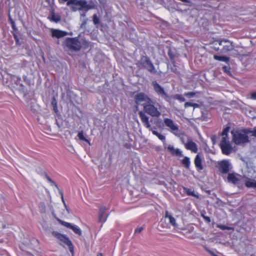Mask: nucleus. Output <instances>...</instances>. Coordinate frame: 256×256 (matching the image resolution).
<instances>
[{"label":"nucleus","instance_id":"obj_7","mask_svg":"<svg viewBox=\"0 0 256 256\" xmlns=\"http://www.w3.org/2000/svg\"><path fill=\"white\" fill-rule=\"evenodd\" d=\"M154 102L151 100V102L148 103L146 105L144 106V112H143L145 114V113H147L153 117H158L160 116L161 114L160 112L158 110V108L154 106Z\"/></svg>","mask_w":256,"mask_h":256},{"label":"nucleus","instance_id":"obj_60","mask_svg":"<svg viewBox=\"0 0 256 256\" xmlns=\"http://www.w3.org/2000/svg\"><path fill=\"white\" fill-rule=\"evenodd\" d=\"M218 256L216 255V256Z\"/></svg>","mask_w":256,"mask_h":256},{"label":"nucleus","instance_id":"obj_24","mask_svg":"<svg viewBox=\"0 0 256 256\" xmlns=\"http://www.w3.org/2000/svg\"><path fill=\"white\" fill-rule=\"evenodd\" d=\"M181 163L186 169L190 168V162L188 157L184 156V158L181 160Z\"/></svg>","mask_w":256,"mask_h":256},{"label":"nucleus","instance_id":"obj_6","mask_svg":"<svg viewBox=\"0 0 256 256\" xmlns=\"http://www.w3.org/2000/svg\"><path fill=\"white\" fill-rule=\"evenodd\" d=\"M140 64L142 67L146 69L150 73L156 74L157 72L153 64L148 56H142L140 60Z\"/></svg>","mask_w":256,"mask_h":256},{"label":"nucleus","instance_id":"obj_8","mask_svg":"<svg viewBox=\"0 0 256 256\" xmlns=\"http://www.w3.org/2000/svg\"><path fill=\"white\" fill-rule=\"evenodd\" d=\"M238 176H241L239 174L235 173L228 174V182L236 186L239 188H243L244 184L242 180L238 178Z\"/></svg>","mask_w":256,"mask_h":256},{"label":"nucleus","instance_id":"obj_35","mask_svg":"<svg viewBox=\"0 0 256 256\" xmlns=\"http://www.w3.org/2000/svg\"><path fill=\"white\" fill-rule=\"evenodd\" d=\"M40 210L42 213H45L46 208L44 202H40L39 204Z\"/></svg>","mask_w":256,"mask_h":256},{"label":"nucleus","instance_id":"obj_33","mask_svg":"<svg viewBox=\"0 0 256 256\" xmlns=\"http://www.w3.org/2000/svg\"><path fill=\"white\" fill-rule=\"evenodd\" d=\"M222 138L220 144H230L228 136H222Z\"/></svg>","mask_w":256,"mask_h":256},{"label":"nucleus","instance_id":"obj_34","mask_svg":"<svg viewBox=\"0 0 256 256\" xmlns=\"http://www.w3.org/2000/svg\"><path fill=\"white\" fill-rule=\"evenodd\" d=\"M174 98L177 99L179 100L181 102H184L186 100L184 98L182 95L176 94L173 96Z\"/></svg>","mask_w":256,"mask_h":256},{"label":"nucleus","instance_id":"obj_59","mask_svg":"<svg viewBox=\"0 0 256 256\" xmlns=\"http://www.w3.org/2000/svg\"><path fill=\"white\" fill-rule=\"evenodd\" d=\"M14 38H16V42H18V40L16 38V36H15V37H14Z\"/></svg>","mask_w":256,"mask_h":256},{"label":"nucleus","instance_id":"obj_46","mask_svg":"<svg viewBox=\"0 0 256 256\" xmlns=\"http://www.w3.org/2000/svg\"><path fill=\"white\" fill-rule=\"evenodd\" d=\"M51 104L52 106V107L54 106H57L56 100L54 97L52 99Z\"/></svg>","mask_w":256,"mask_h":256},{"label":"nucleus","instance_id":"obj_26","mask_svg":"<svg viewBox=\"0 0 256 256\" xmlns=\"http://www.w3.org/2000/svg\"><path fill=\"white\" fill-rule=\"evenodd\" d=\"M175 136L178 137L181 141V142L185 144L186 138H189L187 136L184 134L182 133H178V132H176L174 134Z\"/></svg>","mask_w":256,"mask_h":256},{"label":"nucleus","instance_id":"obj_53","mask_svg":"<svg viewBox=\"0 0 256 256\" xmlns=\"http://www.w3.org/2000/svg\"><path fill=\"white\" fill-rule=\"evenodd\" d=\"M53 110L56 113H58V110L57 106H54L53 107Z\"/></svg>","mask_w":256,"mask_h":256},{"label":"nucleus","instance_id":"obj_39","mask_svg":"<svg viewBox=\"0 0 256 256\" xmlns=\"http://www.w3.org/2000/svg\"><path fill=\"white\" fill-rule=\"evenodd\" d=\"M184 95L189 98H193L196 95V92H188L187 93H185Z\"/></svg>","mask_w":256,"mask_h":256},{"label":"nucleus","instance_id":"obj_1","mask_svg":"<svg viewBox=\"0 0 256 256\" xmlns=\"http://www.w3.org/2000/svg\"><path fill=\"white\" fill-rule=\"evenodd\" d=\"M47 234L51 233L52 235L59 240V244L62 246H67L68 247L69 250L72 254L74 255V245L70 240V238L66 235L62 234L58 232L52 230L51 228H44Z\"/></svg>","mask_w":256,"mask_h":256},{"label":"nucleus","instance_id":"obj_32","mask_svg":"<svg viewBox=\"0 0 256 256\" xmlns=\"http://www.w3.org/2000/svg\"><path fill=\"white\" fill-rule=\"evenodd\" d=\"M44 176L46 177V178L47 179V180L50 182L52 185H54L58 189V186L55 183V182L54 180H52L50 178V177L47 174H46L45 172H44Z\"/></svg>","mask_w":256,"mask_h":256},{"label":"nucleus","instance_id":"obj_41","mask_svg":"<svg viewBox=\"0 0 256 256\" xmlns=\"http://www.w3.org/2000/svg\"><path fill=\"white\" fill-rule=\"evenodd\" d=\"M230 128L228 126L224 128V130H223V131L222 133V136H228V133L230 130Z\"/></svg>","mask_w":256,"mask_h":256},{"label":"nucleus","instance_id":"obj_18","mask_svg":"<svg viewBox=\"0 0 256 256\" xmlns=\"http://www.w3.org/2000/svg\"><path fill=\"white\" fill-rule=\"evenodd\" d=\"M185 148L192 152H198V147L196 144L193 142L190 138H188V142L185 144Z\"/></svg>","mask_w":256,"mask_h":256},{"label":"nucleus","instance_id":"obj_51","mask_svg":"<svg viewBox=\"0 0 256 256\" xmlns=\"http://www.w3.org/2000/svg\"><path fill=\"white\" fill-rule=\"evenodd\" d=\"M251 98L253 100H256V92H254L252 94Z\"/></svg>","mask_w":256,"mask_h":256},{"label":"nucleus","instance_id":"obj_38","mask_svg":"<svg viewBox=\"0 0 256 256\" xmlns=\"http://www.w3.org/2000/svg\"><path fill=\"white\" fill-rule=\"evenodd\" d=\"M80 0H68L66 1V5L69 6L71 4L72 5H75Z\"/></svg>","mask_w":256,"mask_h":256},{"label":"nucleus","instance_id":"obj_21","mask_svg":"<svg viewBox=\"0 0 256 256\" xmlns=\"http://www.w3.org/2000/svg\"><path fill=\"white\" fill-rule=\"evenodd\" d=\"M194 162L196 167L198 171H200L204 169V167L202 164V159L200 154L196 156Z\"/></svg>","mask_w":256,"mask_h":256},{"label":"nucleus","instance_id":"obj_54","mask_svg":"<svg viewBox=\"0 0 256 256\" xmlns=\"http://www.w3.org/2000/svg\"><path fill=\"white\" fill-rule=\"evenodd\" d=\"M155 123L158 126V124L162 123V120L161 119H157L156 121L155 122Z\"/></svg>","mask_w":256,"mask_h":256},{"label":"nucleus","instance_id":"obj_30","mask_svg":"<svg viewBox=\"0 0 256 256\" xmlns=\"http://www.w3.org/2000/svg\"><path fill=\"white\" fill-rule=\"evenodd\" d=\"M81 44L84 49L88 48L90 46V42L85 38H82Z\"/></svg>","mask_w":256,"mask_h":256},{"label":"nucleus","instance_id":"obj_43","mask_svg":"<svg viewBox=\"0 0 256 256\" xmlns=\"http://www.w3.org/2000/svg\"><path fill=\"white\" fill-rule=\"evenodd\" d=\"M195 105L198 106V104H194V103H192V102H186L184 104V107L186 108H188V106H194Z\"/></svg>","mask_w":256,"mask_h":256},{"label":"nucleus","instance_id":"obj_55","mask_svg":"<svg viewBox=\"0 0 256 256\" xmlns=\"http://www.w3.org/2000/svg\"><path fill=\"white\" fill-rule=\"evenodd\" d=\"M209 252L212 256H216V254H214V252L211 250H208Z\"/></svg>","mask_w":256,"mask_h":256},{"label":"nucleus","instance_id":"obj_4","mask_svg":"<svg viewBox=\"0 0 256 256\" xmlns=\"http://www.w3.org/2000/svg\"><path fill=\"white\" fill-rule=\"evenodd\" d=\"M138 114H139V116L141 119V120H142V122L143 123V124H144V126L146 128H148L150 130L152 131V133L154 135L158 136V138L160 140L164 142V144H166L164 142L165 140H166L165 136L160 134L158 132L152 130V128L151 127V126L149 122V120H148L149 117L148 116H146V114H145L142 111L139 112Z\"/></svg>","mask_w":256,"mask_h":256},{"label":"nucleus","instance_id":"obj_42","mask_svg":"<svg viewBox=\"0 0 256 256\" xmlns=\"http://www.w3.org/2000/svg\"><path fill=\"white\" fill-rule=\"evenodd\" d=\"M248 129L250 132V134H252L251 136L256 137V127H254L252 130L250 128Z\"/></svg>","mask_w":256,"mask_h":256},{"label":"nucleus","instance_id":"obj_40","mask_svg":"<svg viewBox=\"0 0 256 256\" xmlns=\"http://www.w3.org/2000/svg\"><path fill=\"white\" fill-rule=\"evenodd\" d=\"M58 190H59V192H60V194L61 196V197H62V202H64V204L65 206V208H66V210L68 212V207H67V206L66 205V203H65V202H64V196H63V192H62L60 190L59 188L58 189Z\"/></svg>","mask_w":256,"mask_h":256},{"label":"nucleus","instance_id":"obj_36","mask_svg":"<svg viewBox=\"0 0 256 256\" xmlns=\"http://www.w3.org/2000/svg\"><path fill=\"white\" fill-rule=\"evenodd\" d=\"M93 22L95 25L99 24L100 20L96 14H94L92 16Z\"/></svg>","mask_w":256,"mask_h":256},{"label":"nucleus","instance_id":"obj_13","mask_svg":"<svg viewBox=\"0 0 256 256\" xmlns=\"http://www.w3.org/2000/svg\"><path fill=\"white\" fill-rule=\"evenodd\" d=\"M164 148H166L168 151L173 156H183L182 152L178 148H175L172 145L164 144Z\"/></svg>","mask_w":256,"mask_h":256},{"label":"nucleus","instance_id":"obj_31","mask_svg":"<svg viewBox=\"0 0 256 256\" xmlns=\"http://www.w3.org/2000/svg\"><path fill=\"white\" fill-rule=\"evenodd\" d=\"M222 71L228 76H231L232 75L230 72V68L229 66H224L222 67Z\"/></svg>","mask_w":256,"mask_h":256},{"label":"nucleus","instance_id":"obj_57","mask_svg":"<svg viewBox=\"0 0 256 256\" xmlns=\"http://www.w3.org/2000/svg\"><path fill=\"white\" fill-rule=\"evenodd\" d=\"M97 256H102V253H98Z\"/></svg>","mask_w":256,"mask_h":256},{"label":"nucleus","instance_id":"obj_52","mask_svg":"<svg viewBox=\"0 0 256 256\" xmlns=\"http://www.w3.org/2000/svg\"><path fill=\"white\" fill-rule=\"evenodd\" d=\"M24 80L28 84H30V80H28L27 77L26 76H24L23 77Z\"/></svg>","mask_w":256,"mask_h":256},{"label":"nucleus","instance_id":"obj_23","mask_svg":"<svg viewBox=\"0 0 256 256\" xmlns=\"http://www.w3.org/2000/svg\"><path fill=\"white\" fill-rule=\"evenodd\" d=\"M214 58L215 60L224 62L228 63L230 61V58L226 56H220L217 55H214Z\"/></svg>","mask_w":256,"mask_h":256},{"label":"nucleus","instance_id":"obj_10","mask_svg":"<svg viewBox=\"0 0 256 256\" xmlns=\"http://www.w3.org/2000/svg\"><path fill=\"white\" fill-rule=\"evenodd\" d=\"M154 91L156 94L164 98L166 100L168 101L170 98V96L165 92L164 88L161 86L156 81L152 82Z\"/></svg>","mask_w":256,"mask_h":256},{"label":"nucleus","instance_id":"obj_58","mask_svg":"<svg viewBox=\"0 0 256 256\" xmlns=\"http://www.w3.org/2000/svg\"><path fill=\"white\" fill-rule=\"evenodd\" d=\"M237 55H238V54H236V53H234V56H237Z\"/></svg>","mask_w":256,"mask_h":256},{"label":"nucleus","instance_id":"obj_50","mask_svg":"<svg viewBox=\"0 0 256 256\" xmlns=\"http://www.w3.org/2000/svg\"><path fill=\"white\" fill-rule=\"evenodd\" d=\"M143 229H144L143 227H140V228H138L136 229L134 232H135V234L140 233L143 230Z\"/></svg>","mask_w":256,"mask_h":256},{"label":"nucleus","instance_id":"obj_3","mask_svg":"<svg viewBox=\"0 0 256 256\" xmlns=\"http://www.w3.org/2000/svg\"><path fill=\"white\" fill-rule=\"evenodd\" d=\"M64 44L69 50L74 52L80 51L82 48L78 37L66 38Z\"/></svg>","mask_w":256,"mask_h":256},{"label":"nucleus","instance_id":"obj_20","mask_svg":"<svg viewBox=\"0 0 256 256\" xmlns=\"http://www.w3.org/2000/svg\"><path fill=\"white\" fill-rule=\"evenodd\" d=\"M68 34V32L57 29L52 30V37H56L58 38H62Z\"/></svg>","mask_w":256,"mask_h":256},{"label":"nucleus","instance_id":"obj_9","mask_svg":"<svg viewBox=\"0 0 256 256\" xmlns=\"http://www.w3.org/2000/svg\"><path fill=\"white\" fill-rule=\"evenodd\" d=\"M151 99L145 94L140 92L134 96V101L137 104L143 106L146 105L148 103L151 102Z\"/></svg>","mask_w":256,"mask_h":256},{"label":"nucleus","instance_id":"obj_47","mask_svg":"<svg viewBox=\"0 0 256 256\" xmlns=\"http://www.w3.org/2000/svg\"><path fill=\"white\" fill-rule=\"evenodd\" d=\"M216 139H217V137L216 136H212L211 137V140H212L213 144H216Z\"/></svg>","mask_w":256,"mask_h":256},{"label":"nucleus","instance_id":"obj_44","mask_svg":"<svg viewBox=\"0 0 256 256\" xmlns=\"http://www.w3.org/2000/svg\"><path fill=\"white\" fill-rule=\"evenodd\" d=\"M88 20V19H86V20H84L83 22H82V24L80 25V28H83V29H85L86 28Z\"/></svg>","mask_w":256,"mask_h":256},{"label":"nucleus","instance_id":"obj_15","mask_svg":"<svg viewBox=\"0 0 256 256\" xmlns=\"http://www.w3.org/2000/svg\"><path fill=\"white\" fill-rule=\"evenodd\" d=\"M219 170L222 174H226L230 171V164L227 160H222L219 162Z\"/></svg>","mask_w":256,"mask_h":256},{"label":"nucleus","instance_id":"obj_56","mask_svg":"<svg viewBox=\"0 0 256 256\" xmlns=\"http://www.w3.org/2000/svg\"><path fill=\"white\" fill-rule=\"evenodd\" d=\"M80 16H82V17H85V16H86V14H85V13H81V14H80Z\"/></svg>","mask_w":256,"mask_h":256},{"label":"nucleus","instance_id":"obj_37","mask_svg":"<svg viewBox=\"0 0 256 256\" xmlns=\"http://www.w3.org/2000/svg\"><path fill=\"white\" fill-rule=\"evenodd\" d=\"M218 227L222 230H231L233 229L231 227H229V226H226L225 225H222V224H219L218 226Z\"/></svg>","mask_w":256,"mask_h":256},{"label":"nucleus","instance_id":"obj_27","mask_svg":"<svg viewBox=\"0 0 256 256\" xmlns=\"http://www.w3.org/2000/svg\"><path fill=\"white\" fill-rule=\"evenodd\" d=\"M60 16L58 14H55L54 12H52L51 18V20L55 22H58L60 21Z\"/></svg>","mask_w":256,"mask_h":256},{"label":"nucleus","instance_id":"obj_14","mask_svg":"<svg viewBox=\"0 0 256 256\" xmlns=\"http://www.w3.org/2000/svg\"><path fill=\"white\" fill-rule=\"evenodd\" d=\"M164 123L165 125L169 128L171 132L174 134L176 132H178V126L175 124L172 120L168 118L164 119Z\"/></svg>","mask_w":256,"mask_h":256},{"label":"nucleus","instance_id":"obj_48","mask_svg":"<svg viewBox=\"0 0 256 256\" xmlns=\"http://www.w3.org/2000/svg\"><path fill=\"white\" fill-rule=\"evenodd\" d=\"M70 9L76 12L78 10V6L76 5H73L70 7Z\"/></svg>","mask_w":256,"mask_h":256},{"label":"nucleus","instance_id":"obj_49","mask_svg":"<svg viewBox=\"0 0 256 256\" xmlns=\"http://www.w3.org/2000/svg\"><path fill=\"white\" fill-rule=\"evenodd\" d=\"M8 20L10 21L11 24H12V26L13 28H14V20H12V18L10 14L8 16Z\"/></svg>","mask_w":256,"mask_h":256},{"label":"nucleus","instance_id":"obj_29","mask_svg":"<svg viewBox=\"0 0 256 256\" xmlns=\"http://www.w3.org/2000/svg\"><path fill=\"white\" fill-rule=\"evenodd\" d=\"M245 186L246 187H247L248 188H256V182H252V181L250 180H249L246 182Z\"/></svg>","mask_w":256,"mask_h":256},{"label":"nucleus","instance_id":"obj_25","mask_svg":"<svg viewBox=\"0 0 256 256\" xmlns=\"http://www.w3.org/2000/svg\"><path fill=\"white\" fill-rule=\"evenodd\" d=\"M184 192L188 195V196H194V197H196V198H198V194H196L194 190H192L190 188H184Z\"/></svg>","mask_w":256,"mask_h":256},{"label":"nucleus","instance_id":"obj_45","mask_svg":"<svg viewBox=\"0 0 256 256\" xmlns=\"http://www.w3.org/2000/svg\"><path fill=\"white\" fill-rule=\"evenodd\" d=\"M202 216L204 218L206 222H210V217L204 216V214H202Z\"/></svg>","mask_w":256,"mask_h":256},{"label":"nucleus","instance_id":"obj_19","mask_svg":"<svg viewBox=\"0 0 256 256\" xmlns=\"http://www.w3.org/2000/svg\"><path fill=\"white\" fill-rule=\"evenodd\" d=\"M222 154L229 155L232 150V148L230 144H220Z\"/></svg>","mask_w":256,"mask_h":256},{"label":"nucleus","instance_id":"obj_22","mask_svg":"<svg viewBox=\"0 0 256 256\" xmlns=\"http://www.w3.org/2000/svg\"><path fill=\"white\" fill-rule=\"evenodd\" d=\"M168 56L172 62H174L175 58L178 56V54L175 48H169L168 52Z\"/></svg>","mask_w":256,"mask_h":256},{"label":"nucleus","instance_id":"obj_5","mask_svg":"<svg viewBox=\"0 0 256 256\" xmlns=\"http://www.w3.org/2000/svg\"><path fill=\"white\" fill-rule=\"evenodd\" d=\"M216 44H218L220 47L214 48L216 50H220L222 53H226L234 49L232 42L228 40L223 39L215 41Z\"/></svg>","mask_w":256,"mask_h":256},{"label":"nucleus","instance_id":"obj_28","mask_svg":"<svg viewBox=\"0 0 256 256\" xmlns=\"http://www.w3.org/2000/svg\"><path fill=\"white\" fill-rule=\"evenodd\" d=\"M78 137L79 139L81 140L84 141L88 143L89 145H90V142L88 140L85 138V137L84 136V132L82 130L78 134Z\"/></svg>","mask_w":256,"mask_h":256},{"label":"nucleus","instance_id":"obj_2","mask_svg":"<svg viewBox=\"0 0 256 256\" xmlns=\"http://www.w3.org/2000/svg\"><path fill=\"white\" fill-rule=\"evenodd\" d=\"M250 132L247 128L232 130V141L236 145H244L250 142L248 134Z\"/></svg>","mask_w":256,"mask_h":256},{"label":"nucleus","instance_id":"obj_12","mask_svg":"<svg viewBox=\"0 0 256 256\" xmlns=\"http://www.w3.org/2000/svg\"><path fill=\"white\" fill-rule=\"evenodd\" d=\"M57 220L62 226H65L66 228L72 229L75 234H76L79 236H81L82 234V230L77 226H76L75 225H72V224H71L70 223L62 221L59 218H57Z\"/></svg>","mask_w":256,"mask_h":256},{"label":"nucleus","instance_id":"obj_17","mask_svg":"<svg viewBox=\"0 0 256 256\" xmlns=\"http://www.w3.org/2000/svg\"><path fill=\"white\" fill-rule=\"evenodd\" d=\"M106 208L105 206H101L98 212V222L104 223L106 222L109 214L104 215L106 210Z\"/></svg>","mask_w":256,"mask_h":256},{"label":"nucleus","instance_id":"obj_11","mask_svg":"<svg viewBox=\"0 0 256 256\" xmlns=\"http://www.w3.org/2000/svg\"><path fill=\"white\" fill-rule=\"evenodd\" d=\"M166 220H168L169 224L173 226L175 228H177L178 226V224L176 223L175 218L173 217L168 211L166 212L164 219H162L161 220L162 225L163 227H166L168 226L167 224H166Z\"/></svg>","mask_w":256,"mask_h":256},{"label":"nucleus","instance_id":"obj_16","mask_svg":"<svg viewBox=\"0 0 256 256\" xmlns=\"http://www.w3.org/2000/svg\"><path fill=\"white\" fill-rule=\"evenodd\" d=\"M78 6V10H84L86 12L89 10L93 8L94 7L88 4V2L85 0H80L75 4Z\"/></svg>","mask_w":256,"mask_h":256}]
</instances>
